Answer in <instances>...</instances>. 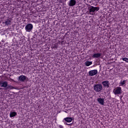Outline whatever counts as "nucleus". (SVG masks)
Listing matches in <instances>:
<instances>
[{
	"mask_svg": "<svg viewBox=\"0 0 128 128\" xmlns=\"http://www.w3.org/2000/svg\"><path fill=\"white\" fill-rule=\"evenodd\" d=\"M88 10H89L90 14L91 16H94L96 12H98V10H100V7L90 6L88 8Z\"/></svg>",
	"mask_w": 128,
	"mask_h": 128,
	"instance_id": "1",
	"label": "nucleus"
},
{
	"mask_svg": "<svg viewBox=\"0 0 128 128\" xmlns=\"http://www.w3.org/2000/svg\"><path fill=\"white\" fill-rule=\"evenodd\" d=\"M94 90L96 92H100L102 90V86L100 84H96L94 85Z\"/></svg>",
	"mask_w": 128,
	"mask_h": 128,
	"instance_id": "2",
	"label": "nucleus"
},
{
	"mask_svg": "<svg viewBox=\"0 0 128 128\" xmlns=\"http://www.w3.org/2000/svg\"><path fill=\"white\" fill-rule=\"evenodd\" d=\"M33 28H34V26L32 25V24H28L26 26L25 30H26V32H32Z\"/></svg>",
	"mask_w": 128,
	"mask_h": 128,
	"instance_id": "3",
	"label": "nucleus"
},
{
	"mask_svg": "<svg viewBox=\"0 0 128 128\" xmlns=\"http://www.w3.org/2000/svg\"><path fill=\"white\" fill-rule=\"evenodd\" d=\"M113 92L114 94H122V88L120 86L116 88L114 90Z\"/></svg>",
	"mask_w": 128,
	"mask_h": 128,
	"instance_id": "4",
	"label": "nucleus"
},
{
	"mask_svg": "<svg viewBox=\"0 0 128 128\" xmlns=\"http://www.w3.org/2000/svg\"><path fill=\"white\" fill-rule=\"evenodd\" d=\"M97 74L98 70H91L88 72V75L90 76H96Z\"/></svg>",
	"mask_w": 128,
	"mask_h": 128,
	"instance_id": "5",
	"label": "nucleus"
},
{
	"mask_svg": "<svg viewBox=\"0 0 128 128\" xmlns=\"http://www.w3.org/2000/svg\"><path fill=\"white\" fill-rule=\"evenodd\" d=\"M76 0H70L68 4L69 6H76Z\"/></svg>",
	"mask_w": 128,
	"mask_h": 128,
	"instance_id": "6",
	"label": "nucleus"
},
{
	"mask_svg": "<svg viewBox=\"0 0 128 128\" xmlns=\"http://www.w3.org/2000/svg\"><path fill=\"white\" fill-rule=\"evenodd\" d=\"M102 56V54L100 53H96L93 54L92 58H100Z\"/></svg>",
	"mask_w": 128,
	"mask_h": 128,
	"instance_id": "7",
	"label": "nucleus"
},
{
	"mask_svg": "<svg viewBox=\"0 0 128 128\" xmlns=\"http://www.w3.org/2000/svg\"><path fill=\"white\" fill-rule=\"evenodd\" d=\"M97 100L102 106H104V99L98 98Z\"/></svg>",
	"mask_w": 128,
	"mask_h": 128,
	"instance_id": "8",
	"label": "nucleus"
},
{
	"mask_svg": "<svg viewBox=\"0 0 128 128\" xmlns=\"http://www.w3.org/2000/svg\"><path fill=\"white\" fill-rule=\"evenodd\" d=\"M18 80L20 82H25L26 80V76H20L18 77Z\"/></svg>",
	"mask_w": 128,
	"mask_h": 128,
	"instance_id": "9",
	"label": "nucleus"
},
{
	"mask_svg": "<svg viewBox=\"0 0 128 128\" xmlns=\"http://www.w3.org/2000/svg\"><path fill=\"white\" fill-rule=\"evenodd\" d=\"M64 120L66 122H72V118L67 117L64 118Z\"/></svg>",
	"mask_w": 128,
	"mask_h": 128,
	"instance_id": "10",
	"label": "nucleus"
},
{
	"mask_svg": "<svg viewBox=\"0 0 128 128\" xmlns=\"http://www.w3.org/2000/svg\"><path fill=\"white\" fill-rule=\"evenodd\" d=\"M102 84H103L104 86H106L107 88H108V86H110V83L108 80L102 82Z\"/></svg>",
	"mask_w": 128,
	"mask_h": 128,
	"instance_id": "11",
	"label": "nucleus"
},
{
	"mask_svg": "<svg viewBox=\"0 0 128 128\" xmlns=\"http://www.w3.org/2000/svg\"><path fill=\"white\" fill-rule=\"evenodd\" d=\"M18 114L16 112H10V118H14V116H17Z\"/></svg>",
	"mask_w": 128,
	"mask_h": 128,
	"instance_id": "12",
	"label": "nucleus"
},
{
	"mask_svg": "<svg viewBox=\"0 0 128 128\" xmlns=\"http://www.w3.org/2000/svg\"><path fill=\"white\" fill-rule=\"evenodd\" d=\"M6 26L12 24V21L10 19H7L4 22Z\"/></svg>",
	"mask_w": 128,
	"mask_h": 128,
	"instance_id": "13",
	"label": "nucleus"
},
{
	"mask_svg": "<svg viewBox=\"0 0 128 128\" xmlns=\"http://www.w3.org/2000/svg\"><path fill=\"white\" fill-rule=\"evenodd\" d=\"M126 80H121L120 82V86H122L126 84Z\"/></svg>",
	"mask_w": 128,
	"mask_h": 128,
	"instance_id": "14",
	"label": "nucleus"
},
{
	"mask_svg": "<svg viewBox=\"0 0 128 128\" xmlns=\"http://www.w3.org/2000/svg\"><path fill=\"white\" fill-rule=\"evenodd\" d=\"M8 86V82H2V88H6Z\"/></svg>",
	"mask_w": 128,
	"mask_h": 128,
	"instance_id": "15",
	"label": "nucleus"
},
{
	"mask_svg": "<svg viewBox=\"0 0 128 128\" xmlns=\"http://www.w3.org/2000/svg\"><path fill=\"white\" fill-rule=\"evenodd\" d=\"M85 64L86 66H90L92 64V62H90V61H86V62H85Z\"/></svg>",
	"mask_w": 128,
	"mask_h": 128,
	"instance_id": "16",
	"label": "nucleus"
},
{
	"mask_svg": "<svg viewBox=\"0 0 128 128\" xmlns=\"http://www.w3.org/2000/svg\"><path fill=\"white\" fill-rule=\"evenodd\" d=\"M122 60L126 62H128V58H122Z\"/></svg>",
	"mask_w": 128,
	"mask_h": 128,
	"instance_id": "17",
	"label": "nucleus"
},
{
	"mask_svg": "<svg viewBox=\"0 0 128 128\" xmlns=\"http://www.w3.org/2000/svg\"><path fill=\"white\" fill-rule=\"evenodd\" d=\"M2 81L0 82V86L2 88ZM0 88V90H2V88Z\"/></svg>",
	"mask_w": 128,
	"mask_h": 128,
	"instance_id": "18",
	"label": "nucleus"
},
{
	"mask_svg": "<svg viewBox=\"0 0 128 128\" xmlns=\"http://www.w3.org/2000/svg\"><path fill=\"white\" fill-rule=\"evenodd\" d=\"M64 124H66V126H72V124H68L67 123H64Z\"/></svg>",
	"mask_w": 128,
	"mask_h": 128,
	"instance_id": "19",
	"label": "nucleus"
},
{
	"mask_svg": "<svg viewBox=\"0 0 128 128\" xmlns=\"http://www.w3.org/2000/svg\"><path fill=\"white\" fill-rule=\"evenodd\" d=\"M54 48H58V46H56V45H54Z\"/></svg>",
	"mask_w": 128,
	"mask_h": 128,
	"instance_id": "20",
	"label": "nucleus"
},
{
	"mask_svg": "<svg viewBox=\"0 0 128 128\" xmlns=\"http://www.w3.org/2000/svg\"><path fill=\"white\" fill-rule=\"evenodd\" d=\"M59 2H60V4H62V0H59Z\"/></svg>",
	"mask_w": 128,
	"mask_h": 128,
	"instance_id": "21",
	"label": "nucleus"
}]
</instances>
